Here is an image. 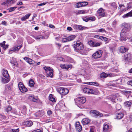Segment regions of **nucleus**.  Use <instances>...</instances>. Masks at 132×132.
<instances>
[{
	"label": "nucleus",
	"mask_w": 132,
	"mask_h": 132,
	"mask_svg": "<svg viewBox=\"0 0 132 132\" xmlns=\"http://www.w3.org/2000/svg\"><path fill=\"white\" fill-rule=\"evenodd\" d=\"M19 131V129L18 128L16 129H12V132H18Z\"/></svg>",
	"instance_id": "61"
},
{
	"label": "nucleus",
	"mask_w": 132,
	"mask_h": 132,
	"mask_svg": "<svg viewBox=\"0 0 132 132\" xmlns=\"http://www.w3.org/2000/svg\"><path fill=\"white\" fill-rule=\"evenodd\" d=\"M85 84L88 85H94L96 86H98L99 85V84L98 83L94 82H87Z\"/></svg>",
	"instance_id": "23"
},
{
	"label": "nucleus",
	"mask_w": 132,
	"mask_h": 132,
	"mask_svg": "<svg viewBox=\"0 0 132 132\" xmlns=\"http://www.w3.org/2000/svg\"><path fill=\"white\" fill-rule=\"evenodd\" d=\"M73 47L75 51L78 52L82 50L84 48L82 44L79 40L75 42Z\"/></svg>",
	"instance_id": "2"
},
{
	"label": "nucleus",
	"mask_w": 132,
	"mask_h": 132,
	"mask_svg": "<svg viewBox=\"0 0 132 132\" xmlns=\"http://www.w3.org/2000/svg\"><path fill=\"white\" fill-rule=\"evenodd\" d=\"M49 99L51 101L53 102H55V98L53 97L52 94H50V95Z\"/></svg>",
	"instance_id": "36"
},
{
	"label": "nucleus",
	"mask_w": 132,
	"mask_h": 132,
	"mask_svg": "<svg viewBox=\"0 0 132 132\" xmlns=\"http://www.w3.org/2000/svg\"><path fill=\"white\" fill-rule=\"evenodd\" d=\"M85 28V27H82V26L81 25H78V29L80 30H82L83 29H84Z\"/></svg>",
	"instance_id": "51"
},
{
	"label": "nucleus",
	"mask_w": 132,
	"mask_h": 132,
	"mask_svg": "<svg viewBox=\"0 0 132 132\" xmlns=\"http://www.w3.org/2000/svg\"><path fill=\"white\" fill-rule=\"evenodd\" d=\"M82 90L84 93L87 94H93L94 93V90L91 88L85 87Z\"/></svg>",
	"instance_id": "8"
},
{
	"label": "nucleus",
	"mask_w": 132,
	"mask_h": 132,
	"mask_svg": "<svg viewBox=\"0 0 132 132\" xmlns=\"http://www.w3.org/2000/svg\"><path fill=\"white\" fill-rule=\"evenodd\" d=\"M103 128V132H107L109 128V126L107 124L105 123L104 124Z\"/></svg>",
	"instance_id": "19"
},
{
	"label": "nucleus",
	"mask_w": 132,
	"mask_h": 132,
	"mask_svg": "<svg viewBox=\"0 0 132 132\" xmlns=\"http://www.w3.org/2000/svg\"><path fill=\"white\" fill-rule=\"evenodd\" d=\"M44 69L45 70L46 73H47V71H49L51 68L50 67H44Z\"/></svg>",
	"instance_id": "49"
},
{
	"label": "nucleus",
	"mask_w": 132,
	"mask_h": 132,
	"mask_svg": "<svg viewBox=\"0 0 132 132\" xmlns=\"http://www.w3.org/2000/svg\"><path fill=\"white\" fill-rule=\"evenodd\" d=\"M18 86L19 89L21 92L24 93L27 91V89L25 87L21 82H19L18 84Z\"/></svg>",
	"instance_id": "7"
},
{
	"label": "nucleus",
	"mask_w": 132,
	"mask_h": 132,
	"mask_svg": "<svg viewBox=\"0 0 132 132\" xmlns=\"http://www.w3.org/2000/svg\"><path fill=\"white\" fill-rule=\"evenodd\" d=\"M62 42H69V40L68 37L63 38L62 39Z\"/></svg>",
	"instance_id": "46"
},
{
	"label": "nucleus",
	"mask_w": 132,
	"mask_h": 132,
	"mask_svg": "<svg viewBox=\"0 0 132 132\" xmlns=\"http://www.w3.org/2000/svg\"><path fill=\"white\" fill-rule=\"evenodd\" d=\"M89 21L90 20L91 21H93L95 20L96 18L95 17L92 16L91 17H88Z\"/></svg>",
	"instance_id": "41"
},
{
	"label": "nucleus",
	"mask_w": 132,
	"mask_h": 132,
	"mask_svg": "<svg viewBox=\"0 0 132 132\" xmlns=\"http://www.w3.org/2000/svg\"><path fill=\"white\" fill-rule=\"evenodd\" d=\"M102 36H99V35H95V37L96 38H97L99 39H101L102 37Z\"/></svg>",
	"instance_id": "58"
},
{
	"label": "nucleus",
	"mask_w": 132,
	"mask_h": 132,
	"mask_svg": "<svg viewBox=\"0 0 132 132\" xmlns=\"http://www.w3.org/2000/svg\"><path fill=\"white\" fill-rule=\"evenodd\" d=\"M47 3H43L38 4V6H43L45 5Z\"/></svg>",
	"instance_id": "63"
},
{
	"label": "nucleus",
	"mask_w": 132,
	"mask_h": 132,
	"mask_svg": "<svg viewBox=\"0 0 132 132\" xmlns=\"http://www.w3.org/2000/svg\"><path fill=\"white\" fill-rule=\"evenodd\" d=\"M33 124L32 122L31 121H27L23 123V124L26 126H30Z\"/></svg>",
	"instance_id": "21"
},
{
	"label": "nucleus",
	"mask_w": 132,
	"mask_h": 132,
	"mask_svg": "<svg viewBox=\"0 0 132 132\" xmlns=\"http://www.w3.org/2000/svg\"><path fill=\"white\" fill-rule=\"evenodd\" d=\"M6 1L7 4L13 3V0H6Z\"/></svg>",
	"instance_id": "55"
},
{
	"label": "nucleus",
	"mask_w": 132,
	"mask_h": 132,
	"mask_svg": "<svg viewBox=\"0 0 132 132\" xmlns=\"http://www.w3.org/2000/svg\"><path fill=\"white\" fill-rule=\"evenodd\" d=\"M119 50L121 53H124L127 52L128 49L124 46H121L119 47Z\"/></svg>",
	"instance_id": "11"
},
{
	"label": "nucleus",
	"mask_w": 132,
	"mask_h": 132,
	"mask_svg": "<svg viewBox=\"0 0 132 132\" xmlns=\"http://www.w3.org/2000/svg\"><path fill=\"white\" fill-rule=\"evenodd\" d=\"M75 127L76 131L77 132H80L82 129L81 126L80 125L79 122H76Z\"/></svg>",
	"instance_id": "9"
},
{
	"label": "nucleus",
	"mask_w": 132,
	"mask_h": 132,
	"mask_svg": "<svg viewBox=\"0 0 132 132\" xmlns=\"http://www.w3.org/2000/svg\"><path fill=\"white\" fill-rule=\"evenodd\" d=\"M82 18L83 20L85 22H87L89 21L88 16L82 17Z\"/></svg>",
	"instance_id": "38"
},
{
	"label": "nucleus",
	"mask_w": 132,
	"mask_h": 132,
	"mask_svg": "<svg viewBox=\"0 0 132 132\" xmlns=\"http://www.w3.org/2000/svg\"><path fill=\"white\" fill-rule=\"evenodd\" d=\"M108 76V75L104 72H103L100 74V77L101 78H106Z\"/></svg>",
	"instance_id": "33"
},
{
	"label": "nucleus",
	"mask_w": 132,
	"mask_h": 132,
	"mask_svg": "<svg viewBox=\"0 0 132 132\" xmlns=\"http://www.w3.org/2000/svg\"><path fill=\"white\" fill-rule=\"evenodd\" d=\"M81 122L83 125H86L90 123V120L87 118H85L82 120Z\"/></svg>",
	"instance_id": "12"
},
{
	"label": "nucleus",
	"mask_w": 132,
	"mask_h": 132,
	"mask_svg": "<svg viewBox=\"0 0 132 132\" xmlns=\"http://www.w3.org/2000/svg\"><path fill=\"white\" fill-rule=\"evenodd\" d=\"M118 94H114L108 97V98L113 103H114L117 100Z\"/></svg>",
	"instance_id": "6"
},
{
	"label": "nucleus",
	"mask_w": 132,
	"mask_h": 132,
	"mask_svg": "<svg viewBox=\"0 0 132 132\" xmlns=\"http://www.w3.org/2000/svg\"><path fill=\"white\" fill-rule=\"evenodd\" d=\"M2 24L5 25H6V22L4 21H3L1 23Z\"/></svg>",
	"instance_id": "64"
},
{
	"label": "nucleus",
	"mask_w": 132,
	"mask_h": 132,
	"mask_svg": "<svg viewBox=\"0 0 132 132\" xmlns=\"http://www.w3.org/2000/svg\"><path fill=\"white\" fill-rule=\"evenodd\" d=\"M11 107L9 105L6 106L5 108V110L7 112H8L11 111Z\"/></svg>",
	"instance_id": "39"
},
{
	"label": "nucleus",
	"mask_w": 132,
	"mask_h": 132,
	"mask_svg": "<svg viewBox=\"0 0 132 132\" xmlns=\"http://www.w3.org/2000/svg\"><path fill=\"white\" fill-rule=\"evenodd\" d=\"M111 5L112 8L114 10L116 9L117 8V5L114 2L111 3Z\"/></svg>",
	"instance_id": "28"
},
{
	"label": "nucleus",
	"mask_w": 132,
	"mask_h": 132,
	"mask_svg": "<svg viewBox=\"0 0 132 132\" xmlns=\"http://www.w3.org/2000/svg\"><path fill=\"white\" fill-rule=\"evenodd\" d=\"M21 47L22 46L21 45L15 46V47L12 48L11 50H10L9 53L10 54H11L12 53V52H15L16 51H18Z\"/></svg>",
	"instance_id": "10"
},
{
	"label": "nucleus",
	"mask_w": 132,
	"mask_h": 132,
	"mask_svg": "<svg viewBox=\"0 0 132 132\" xmlns=\"http://www.w3.org/2000/svg\"><path fill=\"white\" fill-rule=\"evenodd\" d=\"M101 40L103 41H106L108 40V38L102 36Z\"/></svg>",
	"instance_id": "56"
},
{
	"label": "nucleus",
	"mask_w": 132,
	"mask_h": 132,
	"mask_svg": "<svg viewBox=\"0 0 132 132\" xmlns=\"http://www.w3.org/2000/svg\"><path fill=\"white\" fill-rule=\"evenodd\" d=\"M47 114L49 116H51L52 114V111L51 110H48L47 112Z\"/></svg>",
	"instance_id": "57"
},
{
	"label": "nucleus",
	"mask_w": 132,
	"mask_h": 132,
	"mask_svg": "<svg viewBox=\"0 0 132 132\" xmlns=\"http://www.w3.org/2000/svg\"><path fill=\"white\" fill-rule=\"evenodd\" d=\"M90 113L94 117L101 118L103 117V114L98 111L95 110H92L90 111Z\"/></svg>",
	"instance_id": "4"
},
{
	"label": "nucleus",
	"mask_w": 132,
	"mask_h": 132,
	"mask_svg": "<svg viewBox=\"0 0 132 132\" xmlns=\"http://www.w3.org/2000/svg\"><path fill=\"white\" fill-rule=\"evenodd\" d=\"M48 36L44 37L42 36H35L34 37L36 39H47L48 38Z\"/></svg>",
	"instance_id": "25"
},
{
	"label": "nucleus",
	"mask_w": 132,
	"mask_h": 132,
	"mask_svg": "<svg viewBox=\"0 0 132 132\" xmlns=\"http://www.w3.org/2000/svg\"><path fill=\"white\" fill-rule=\"evenodd\" d=\"M125 58L126 59H130V55L129 53L125 55Z\"/></svg>",
	"instance_id": "44"
},
{
	"label": "nucleus",
	"mask_w": 132,
	"mask_h": 132,
	"mask_svg": "<svg viewBox=\"0 0 132 132\" xmlns=\"http://www.w3.org/2000/svg\"><path fill=\"white\" fill-rule=\"evenodd\" d=\"M124 116V113L123 112H120L118 113L116 116V118L118 119H120L123 118Z\"/></svg>",
	"instance_id": "17"
},
{
	"label": "nucleus",
	"mask_w": 132,
	"mask_h": 132,
	"mask_svg": "<svg viewBox=\"0 0 132 132\" xmlns=\"http://www.w3.org/2000/svg\"><path fill=\"white\" fill-rule=\"evenodd\" d=\"M10 63H11L13 64V66H15L16 64V63H17L16 61L14 59L13 61H11Z\"/></svg>",
	"instance_id": "48"
},
{
	"label": "nucleus",
	"mask_w": 132,
	"mask_h": 132,
	"mask_svg": "<svg viewBox=\"0 0 132 132\" xmlns=\"http://www.w3.org/2000/svg\"><path fill=\"white\" fill-rule=\"evenodd\" d=\"M44 114L43 112L42 111H39L34 114V115L37 117H42Z\"/></svg>",
	"instance_id": "13"
},
{
	"label": "nucleus",
	"mask_w": 132,
	"mask_h": 132,
	"mask_svg": "<svg viewBox=\"0 0 132 132\" xmlns=\"http://www.w3.org/2000/svg\"><path fill=\"white\" fill-rule=\"evenodd\" d=\"M123 28L121 30L120 34V40L125 41L128 38V36L130 33V25L127 23H123L122 24Z\"/></svg>",
	"instance_id": "1"
},
{
	"label": "nucleus",
	"mask_w": 132,
	"mask_h": 132,
	"mask_svg": "<svg viewBox=\"0 0 132 132\" xmlns=\"http://www.w3.org/2000/svg\"><path fill=\"white\" fill-rule=\"evenodd\" d=\"M60 67L62 69H68L71 66L70 65H65V64H61L60 65Z\"/></svg>",
	"instance_id": "24"
},
{
	"label": "nucleus",
	"mask_w": 132,
	"mask_h": 132,
	"mask_svg": "<svg viewBox=\"0 0 132 132\" xmlns=\"http://www.w3.org/2000/svg\"><path fill=\"white\" fill-rule=\"evenodd\" d=\"M77 6L78 7H82L84 6H86L88 4L87 2H79L77 3Z\"/></svg>",
	"instance_id": "14"
},
{
	"label": "nucleus",
	"mask_w": 132,
	"mask_h": 132,
	"mask_svg": "<svg viewBox=\"0 0 132 132\" xmlns=\"http://www.w3.org/2000/svg\"><path fill=\"white\" fill-rule=\"evenodd\" d=\"M31 15V14L30 13H28L27 14L24 16H23L21 18V20L23 21H26L27 19H28L29 18Z\"/></svg>",
	"instance_id": "18"
},
{
	"label": "nucleus",
	"mask_w": 132,
	"mask_h": 132,
	"mask_svg": "<svg viewBox=\"0 0 132 132\" xmlns=\"http://www.w3.org/2000/svg\"><path fill=\"white\" fill-rule=\"evenodd\" d=\"M96 31L98 32H105V31L104 29L101 28L98 29Z\"/></svg>",
	"instance_id": "45"
},
{
	"label": "nucleus",
	"mask_w": 132,
	"mask_h": 132,
	"mask_svg": "<svg viewBox=\"0 0 132 132\" xmlns=\"http://www.w3.org/2000/svg\"><path fill=\"white\" fill-rule=\"evenodd\" d=\"M88 44L90 46L94 47V42H93L92 40H90L88 42Z\"/></svg>",
	"instance_id": "42"
},
{
	"label": "nucleus",
	"mask_w": 132,
	"mask_h": 132,
	"mask_svg": "<svg viewBox=\"0 0 132 132\" xmlns=\"http://www.w3.org/2000/svg\"><path fill=\"white\" fill-rule=\"evenodd\" d=\"M127 84L128 85H130L132 86V80L129 81H128Z\"/></svg>",
	"instance_id": "60"
},
{
	"label": "nucleus",
	"mask_w": 132,
	"mask_h": 132,
	"mask_svg": "<svg viewBox=\"0 0 132 132\" xmlns=\"http://www.w3.org/2000/svg\"><path fill=\"white\" fill-rule=\"evenodd\" d=\"M76 36L74 35H72L71 36H69L68 37L69 41H70L73 40L75 38Z\"/></svg>",
	"instance_id": "37"
},
{
	"label": "nucleus",
	"mask_w": 132,
	"mask_h": 132,
	"mask_svg": "<svg viewBox=\"0 0 132 132\" xmlns=\"http://www.w3.org/2000/svg\"><path fill=\"white\" fill-rule=\"evenodd\" d=\"M34 81L32 79L30 80L29 82V84L31 87H33L34 85Z\"/></svg>",
	"instance_id": "34"
},
{
	"label": "nucleus",
	"mask_w": 132,
	"mask_h": 132,
	"mask_svg": "<svg viewBox=\"0 0 132 132\" xmlns=\"http://www.w3.org/2000/svg\"><path fill=\"white\" fill-rule=\"evenodd\" d=\"M3 70V77H4L6 78H9V76L8 74L7 70Z\"/></svg>",
	"instance_id": "16"
},
{
	"label": "nucleus",
	"mask_w": 132,
	"mask_h": 132,
	"mask_svg": "<svg viewBox=\"0 0 132 132\" xmlns=\"http://www.w3.org/2000/svg\"><path fill=\"white\" fill-rule=\"evenodd\" d=\"M132 16V11H131L129 13L124 14L122 16V17L123 18H126Z\"/></svg>",
	"instance_id": "22"
},
{
	"label": "nucleus",
	"mask_w": 132,
	"mask_h": 132,
	"mask_svg": "<svg viewBox=\"0 0 132 132\" xmlns=\"http://www.w3.org/2000/svg\"><path fill=\"white\" fill-rule=\"evenodd\" d=\"M5 79L4 78H2V82L3 83H8L9 81V78Z\"/></svg>",
	"instance_id": "35"
},
{
	"label": "nucleus",
	"mask_w": 132,
	"mask_h": 132,
	"mask_svg": "<svg viewBox=\"0 0 132 132\" xmlns=\"http://www.w3.org/2000/svg\"><path fill=\"white\" fill-rule=\"evenodd\" d=\"M58 59L60 61H64V59L61 57H59Z\"/></svg>",
	"instance_id": "62"
},
{
	"label": "nucleus",
	"mask_w": 132,
	"mask_h": 132,
	"mask_svg": "<svg viewBox=\"0 0 132 132\" xmlns=\"http://www.w3.org/2000/svg\"><path fill=\"white\" fill-rule=\"evenodd\" d=\"M123 93L125 94H129L130 93H132V92L130 91L125 90L123 92Z\"/></svg>",
	"instance_id": "53"
},
{
	"label": "nucleus",
	"mask_w": 132,
	"mask_h": 132,
	"mask_svg": "<svg viewBox=\"0 0 132 132\" xmlns=\"http://www.w3.org/2000/svg\"><path fill=\"white\" fill-rule=\"evenodd\" d=\"M132 7V2H130L127 4V7L126 9H125L122 10V11H126L128 9L131 8Z\"/></svg>",
	"instance_id": "27"
},
{
	"label": "nucleus",
	"mask_w": 132,
	"mask_h": 132,
	"mask_svg": "<svg viewBox=\"0 0 132 132\" xmlns=\"http://www.w3.org/2000/svg\"><path fill=\"white\" fill-rule=\"evenodd\" d=\"M53 70L51 69L49 71H47V74L48 76L52 77H53Z\"/></svg>",
	"instance_id": "26"
},
{
	"label": "nucleus",
	"mask_w": 132,
	"mask_h": 132,
	"mask_svg": "<svg viewBox=\"0 0 132 132\" xmlns=\"http://www.w3.org/2000/svg\"><path fill=\"white\" fill-rule=\"evenodd\" d=\"M103 11H104V10L102 8H101L98 10L97 12L98 13H101L102 12H103Z\"/></svg>",
	"instance_id": "50"
},
{
	"label": "nucleus",
	"mask_w": 132,
	"mask_h": 132,
	"mask_svg": "<svg viewBox=\"0 0 132 132\" xmlns=\"http://www.w3.org/2000/svg\"><path fill=\"white\" fill-rule=\"evenodd\" d=\"M56 106L59 107V109L60 108L63 109L65 108V106L64 103L63 102H60Z\"/></svg>",
	"instance_id": "15"
},
{
	"label": "nucleus",
	"mask_w": 132,
	"mask_h": 132,
	"mask_svg": "<svg viewBox=\"0 0 132 132\" xmlns=\"http://www.w3.org/2000/svg\"><path fill=\"white\" fill-rule=\"evenodd\" d=\"M126 107H129L130 106L131 103L129 102H127L125 103Z\"/></svg>",
	"instance_id": "47"
},
{
	"label": "nucleus",
	"mask_w": 132,
	"mask_h": 132,
	"mask_svg": "<svg viewBox=\"0 0 132 132\" xmlns=\"http://www.w3.org/2000/svg\"><path fill=\"white\" fill-rule=\"evenodd\" d=\"M16 7H14L10 8L9 9V12H10L14 11L15 10V9L16 8Z\"/></svg>",
	"instance_id": "40"
},
{
	"label": "nucleus",
	"mask_w": 132,
	"mask_h": 132,
	"mask_svg": "<svg viewBox=\"0 0 132 132\" xmlns=\"http://www.w3.org/2000/svg\"><path fill=\"white\" fill-rule=\"evenodd\" d=\"M102 43H95L94 42V47H97L100 46L101 45Z\"/></svg>",
	"instance_id": "43"
},
{
	"label": "nucleus",
	"mask_w": 132,
	"mask_h": 132,
	"mask_svg": "<svg viewBox=\"0 0 132 132\" xmlns=\"http://www.w3.org/2000/svg\"><path fill=\"white\" fill-rule=\"evenodd\" d=\"M28 98L30 101L33 102H37L38 101L37 99L35 98L34 96H32L31 95L29 96Z\"/></svg>",
	"instance_id": "20"
},
{
	"label": "nucleus",
	"mask_w": 132,
	"mask_h": 132,
	"mask_svg": "<svg viewBox=\"0 0 132 132\" xmlns=\"http://www.w3.org/2000/svg\"><path fill=\"white\" fill-rule=\"evenodd\" d=\"M97 14L98 16V19L101 17H105V16L104 11H103V12H102L101 13H97Z\"/></svg>",
	"instance_id": "29"
},
{
	"label": "nucleus",
	"mask_w": 132,
	"mask_h": 132,
	"mask_svg": "<svg viewBox=\"0 0 132 132\" xmlns=\"http://www.w3.org/2000/svg\"><path fill=\"white\" fill-rule=\"evenodd\" d=\"M68 59H69L68 61H69V62L73 63L74 62V61L73 60L72 58L69 57Z\"/></svg>",
	"instance_id": "59"
},
{
	"label": "nucleus",
	"mask_w": 132,
	"mask_h": 132,
	"mask_svg": "<svg viewBox=\"0 0 132 132\" xmlns=\"http://www.w3.org/2000/svg\"><path fill=\"white\" fill-rule=\"evenodd\" d=\"M80 14H84L87 13V11L86 10H79Z\"/></svg>",
	"instance_id": "52"
},
{
	"label": "nucleus",
	"mask_w": 132,
	"mask_h": 132,
	"mask_svg": "<svg viewBox=\"0 0 132 132\" xmlns=\"http://www.w3.org/2000/svg\"><path fill=\"white\" fill-rule=\"evenodd\" d=\"M63 95H65L67 94L69 92L68 89L64 88V89H63Z\"/></svg>",
	"instance_id": "32"
},
{
	"label": "nucleus",
	"mask_w": 132,
	"mask_h": 132,
	"mask_svg": "<svg viewBox=\"0 0 132 132\" xmlns=\"http://www.w3.org/2000/svg\"><path fill=\"white\" fill-rule=\"evenodd\" d=\"M86 101L85 97H79L76 99L75 101V102L77 106L79 107H80V105L84 103Z\"/></svg>",
	"instance_id": "3"
},
{
	"label": "nucleus",
	"mask_w": 132,
	"mask_h": 132,
	"mask_svg": "<svg viewBox=\"0 0 132 132\" xmlns=\"http://www.w3.org/2000/svg\"><path fill=\"white\" fill-rule=\"evenodd\" d=\"M102 53V51H97L92 55V57L94 59L99 58L101 57Z\"/></svg>",
	"instance_id": "5"
},
{
	"label": "nucleus",
	"mask_w": 132,
	"mask_h": 132,
	"mask_svg": "<svg viewBox=\"0 0 132 132\" xmlns=\"http://www.w3.org/2000/svg\"><path fill=\"white\" fill-rule=\"evenodd\" d=\"M64 89V88L60 87L59 88H58L57 90V91L61 95H62V94L63 93V89Z\"/></svg>",
	"instance_id": "31"
},
{
	"label": "nucleus",
	"mask_w": 132,
	"mask_h": 132,
	"mask_svg": "<svg viewBox=\"0 0 132 132\" xmlns=\"http://www.w3.org/2000/svg\"><path fill=\"white\" fill-rule=\"evenodd\" d=\"M24 59L26 60V61L29 64H32V60L31 59L26 57L24 58Z\"/></svg>",
	"instance_id": "30"
},
{
	"label": "nucleus",
	"mask_w": 132,
	"mask_h": 132,
	"mask_svg": "<svg viewBox=\"0 0 132 132\" xmlns=\"http://www.w3.org/2000/svg\"><path fill=\"white\" fill-rule=\"evenodd\" d=\"M43 130L39 129L33 131L32 132H43Z\"/></svg>",
	"instance_id": "54"
}]
</instances>
